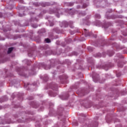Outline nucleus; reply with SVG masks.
<instances>
[{
	"instance_id": "f257e3e1",
	"label": "nucleus",
	"mask_w": 127,
	"mask_h": 127,
	"mask_svg": "<svg viewBox=\"0 0 127 127\" xmlns=\"http://www.w3.org/2000/svg\"><path fill=\"white\" fill-rule=\"evenodd\" d=\"M12 50H13V47L9 48L7 51L8 54H10V53H11V52H12Z\"/></svg>"
},
{
	"instance_id": "f03ea898",
	"label": "nucleus",
	"mask_w": 127,
	"mask_h": 127,
	"mask_svg": "<svg viewBox=\"0 0 127 127\" xmlns=\"http://www.w3.org/2000/svg\"><path fill=\"white\" fill-rule=\"evenodd\" d=\"M61 24H63V25H64V27H67V26H68V23L66 22H63L61 24Z\"/></svg>"
},
{
	"instance_id": "7ed1b4c3",
	"label": "nucleus",
	"mask_w": 127,
	"mask_h": 127,
	"mask_svg": "<svg viewBox=\"0 0 127 127\" xmlns=\"http://www.w3.org/2000/svg\"><path fill=\"white\" fill-rule=\"evenodd\" d=\"M69 25L70 28H73L74 26H73V22L70 21L69 22Z\"/></svg>"
},
{
	"instance_id": "20e7f679",
	"label": "nucleus",
	"mask_w": 127,
	"mask_h": 127,
	"mask_svg": "<svg viewBox=\"0 0 127 127\" xmlns=\"http://www.w3.org/2000/svg\"><path fill=\"white\" fill-rule=\"evenodd\" d=\"M45 41H46V42L47 43H50V42H51L50 39H49L48 38L45 39Z\"/></svg>"
},
{
	"instance_id": "39448f33",
	"label": "nucleus",
	"mask_w": 127,
	"mask_h": 127,
	"mask_svg": "<svg viewBox=\"0 0 127 127\" xmlns=\"http://www.w3.org/2000/svg\"><path fill=\"white\" fill-rule=\"evenodd\" d=\"M95 16L97 18H101V16L99 14H96L95 15Z\"/></svg>"
},
{
	"instance_id": "423d86ee",
	"label": "nucleus",
	"mask_w": 127,
	"mask_h": 127,
	"mask_svg": "<svg viewBox=\"0 0 127 127\" xmlns=\"http://www.w3.org/2000/svg\"><path fill=\"white\" fill-rule=\"evenodd\" d=\"M32 27H33L34 28H36L37 27V25H34V24H32Z\"/></svg>"
},
{
	"instance_id": "0eeeda50",
	"label": "nucleus",
	"mask_w": 127,
	"mask_h": 127,
	"mask_svg": "<svg viewBox=\"0 0 127 127\" xmlns=\"http://www.w3.org/2000/svg\"><path fill=\"white\" fill-rule=\"evenodd\" d=\"M50 68H51V67H50V66L48 65V66H47V67H46L45 69H46V70H48V69H50Z\"/></svg>"
},
{
	"instance_id": "6e6552de",
	"label": "nucleus",
	"mask_w": 127,
	"mask_h": 127,
	"mask_svg": "<svg viewBox=\"0 0 127 127\" xmlns=\"http://www.w3.org/2000/svg\"><path fill=\"white\" fill-rule=\"evenodd\" d=\"M29 56H30V53L28 54Z\"/></svg>"
},
{
	"instance_id": "1a4fd4ad",
	"label": "nucleus",
	"mask_w": 127,
	"mask_h": 127,
	"mask_svg": "<svg viewBox=\"0 0 127 127\" xmlns=\"http://www.w3.org/2000/svg\"><path fill=\"white\" fill-rule=\"evenodd\" d=\"M19 16H22V15L19 14Z\"/></svg>"
},
{
	"instance_id": "9d476101",
	"label": "nucleus",
	"mask_w": 127,
	"mask_h": 127,
	"mask_svg": "<svg viewBox=\"0 0 127 127\" xmlns=\"http://www.w3.org/2000/svg\"><path fill=\"white\" fill-rule=\"evenodd\" d=\"M83 7H86V6H85V5H83Z\"/></svg>"
},
{
	"instance_id": "9b49d317",
	"label": "nucleus",
	"mask_w": 127,
	"mask_h": 127,
	"mask_svg": "<svg viewBox=\"0 0 127 127\" xmlns=\"http://www.w3.org/2000/svg\"><path fill=\"white\" fill-rule=\"evenodd\" d=\"M85 36H86V37H87V35H85Z\"/></svg>"
},
{
	"instance_id": "f8f14e48",
	"label": "nucleus",
	"mask_w": 127,
	"mask_h": 127,
	"mask_svg": "<svg viewBox=\"0 0 127 127\" xmlns=\"http://www.w3.org/2000/svg\"><path fill=\"white\" fill-rule=\"evenodd\" d=\"M119 67H120V64H118Z\"/></svg>"
},
{
	"instance_id": "ddd939ff",
	"label": "nucleus",
	"mask_w": 127,
	"mask_h": 127,
	"mask_svg": "<svg viewBox=\"0 0 127 127\" xmlns=\"http://www.w3.org/2000/svg\"><path fill=\"white\" fill-rule=\"evenodd\" d=\"M84 30H87L86 29H85Z\"/></svg>"
},
{
	"instance_id": "4468645a",
	"label": "nucleus",
	"mask_w": 127,
	"mask_h": 127,
	"mask_svg": "<svg viewBox=\"0 0 127 127\" xmlns=\"http://www.w3.org/2000/svg\"><path fill=\"white\" fill-rule=\"evenodd\" d=\"M88 49H89V48H88Z\"/></svg>"
}]
</instances>
